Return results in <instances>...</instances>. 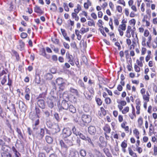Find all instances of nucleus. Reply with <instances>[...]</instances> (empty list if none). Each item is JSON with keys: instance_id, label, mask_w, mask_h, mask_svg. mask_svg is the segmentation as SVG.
<instances>
[{"instance_id": "52", "label": "nucleus", "mask_w": 157, "mask_h": 157, "mask_svg": "<svg viewBox=\"0 0 157 157\" xmlns=\"http://www.w3.org/2000/svg\"><path fill=\"white\" fill-rule=\"evenodd\" d=\"M45 140L49 144H52L53 141L52 138L48 136H46Z\"/></svg>"}, {"instance_id": "63", "label": "nucleus", "mask_w": 157, "mask_h": 157, "mask_svg": "<svg viewBox=\"0 0 157 157\" xmlns=\"http://www.w3.org/2000/svg\"><path fill=\"white\" fill-rule=\"evenodd\" d=\"M104 151L106 155L108 157H112V156L108 149H104Z\"/></svg>"}, {"instance_id": "45", "label": "nucleus", "mask_w": 157, "mask_h": 157, "mask_svg": "<svg viewBox=\"0 0 157 157\" xmlns=\"http://www.w3.org/2000/svg\"><path fill=\"white\" fill-rule=\"evenodd\" d=\"M69 92L67 91H66L64 92L63 94L62 95V97L63 99V100H68L69 98Z\"/></svg>"}, {"instance_id": "35", "label": "nucleus", "mask_w": 157, "mask_h": 157, "mask_svg": "<svg viewBox=\"0 0 157 157\" xmlns=\"http://www.w3.org/2000/svg\"><path fill=\"white\" fill-rule=\"evenodd\" d=\"M83 110L86 112H89L91 109L90 105L87 103L85 104L83 106Z\"/></svg>"}, {"instance_id": "7", "label": "nucleus", "mask_w": 157, "mask_h": 157, "mask_svg": "<svg viewBox=\"0 0 157 157\" xmlns=\"http://www.w3.org/2000/svg\"><path fill=\"white\" fill-rule=\"evenodd\" d=\"M81 118L83 122H80V125L82 127L85 126L86 124L90 123L91 121V117L89 115L83 114Z\"/></svg>"}, {"instance_id": "58", "label": "nucleus", "mask_w": 157, "mask_h": 157, "mask_svg": "<svg viewBox=\"0 0 157 157\" xmlns=\"http://www.w3.org/2000/svg\"><path fill=\"white\" fill-rule=\"evenodd\" d=\"M11 106L12 107V109H10V107H8V106H7V109H8L10 111H11L12 110H13L14 112V115H15L17 113L15 105L14 104H11Z\"/></svg>"}, {"instance_id": "43", "label": "nucleus", "mask_w": 157, "mask_h": 157, "mask_svg": "<svg viewBox=\"0 0 157 157\" xmlns=\"http://www.w3.org/2000/svg\"><path fill=\"white\" fill-rule=\"evenodd\" d=\"M43 148L47 153H49L50 151L52 150V147L48 144H46L44 145Z\"/></svg>"}, {"instance_id": "30", "label": "nucleus", "mask_w": 157, "mask_h": 157, "mask_svg": "<svg viewBox=\"0 0 157 157\" xmlns=\"http://www.w3.org/2000/svg\"><path fill=\"white\" fill-rule=\"evenodd\" d=\"M25 92V98L26 101H29L30 99V90L29 88H26Z\"/></svg>"}, {"instance_id": "3", "label": "nucleus", "mask_w": 157, "mask_h": 157, "mask_svg": "<svg viewBox=\"0 0 157 157\" xmlns=\"http://www.w3.org/2000/svg\"><path fill=\"white\" fill-rule=\"evenodd\" d=\"M82 10L81 6L79 4H77L76 8L74 10V12L71 13L72 18L76 21H78L79 19V17L78 15V13Z\"/></svg>"}, {"instance_id": "24", "label": "nucleus", "mask_w": 157, "mask_h": 157, "mask_svg": "<svg viewBox=\"0 0 157 157\" xmlns=\"http://www.w3.org/2000/svg\"><path fill=\"white\" fill-rule=\"evenodd\" d=\"M25 43L24 41L21 40H19L18 44L17 46V48L20 51H22L24 49Z\"/></svg>"}, {"instance_id": "13", "label": "nucleus", "mask_w": 157, "mask_h": 157, "mask_svg": "<svg viewBox=\"0 0 157 157\" xmlns=\"http://www.w3.org/2000/svg\"><path fill=\"white\" fill-rule=\"evenodd\" d=\"M150 17H148L147 15H145L144 16L142 19L141 21L142 23L143 24H145V26L147 28H148L151 24L150 21Z\"/></svg>"}, {"instance_id": "6", "label": "nucleus", "mask_w": 157, "mask_h": 157, "mask_svg": "<svg viewBox=\"0 0 157 157\" xmlns=\"http://www.w3.org/2000/svg\"><path fill=\"white\" fill-rule=\"evenodd\" d=\"M143 101H150V95L148 91H146V89L144 88H141L140 91Z\"/></svg>"}, {"instance_id": "46", "label": "nucleus", "mask_w": 157, "mask_h": 157, "mask_svg": "<svg viewBox=\"0 0 157 157\" xmlns=\"http://www.w3.org/2000/svg\"><path fill=\"white\" fill-rule=\"evenodd\" d=\"M91 2L89 0H87V2L84 4V7L86 10L89 9V7L91 6Z\"/></svg>"}, {"instance_id": "1", "label": "nucleus", "mask_w": 157, "mask_h": 157, "mask_svg": "<svg viewBox=\"0 0 157 157\" xmlns=\"http://www.w3.org/2000/svg\"><path fill=\"white\" fill-rule=\"evenodd\" d=\"M117 103L118 104L117 107L119 111L121 112L123 114H126L128 113L130 110L129 107L128 106H126L124 108L123 106H125L127 103L125 101L123 100H117Z\"/></svg>"}, {"instance_id": "5", "label": "nucleus", "mask_w": 157, "mask_h": 157, "mask_svg": "<svg viewBox=\"0 0 157 157\" xmlns=\"http://www.w3.org/2000/svg\"><path fill=\"white\" fill-rule=\"evenodd\" d=\"M126 31L125 33V36L128 38H130L131 35L132 36H134L136 31L135 27L128 25L127 27Z\"/></svg>"}, {"instance_id": "49", "label": "nucleus", "mask_w": 157, "mask_h": 157, "mask_svg": "<svg viewBox=\"0 0 157 157\" xmlns=\"http://www.w3.org/2000/svg\"><path fill=\"white\" fill-rule=\"evenodd\" d=\"M66 137V138H63L64 140L65 141L66 143V145L68 146V147H69L72 144V141L68 139Z\"/></svg>"}, {"instance_id": "37", "label": "nucleus", "mask_w": 157, "mask_h": 157, "mask_svg": "<svg viewBox=\"0 0 157 157\" xmlns=\"http://www.w3.org/2000/svg\"><path fill=\"white\" fill-rule=\"evenodd\" d=\"M50 10L52 12H56L57 10V7L56 4L52 2L49 6Z\"/></svg>"}, {"instance_id": "10", "label": "nucleus", "mask_w": 157, "mask_h": 157, "mask_svg": "<svg viewBox=\"0 0 157 157\" xmlns=\"http://www.w3.org/2000/svg\"><path fill=\"white\" fill-rule=\"evenodd\" d=\"M72 134L71 129L68 127L64 128L62 131V135L63 138H66L70 136Z\"/></svg>"}, {"instance_id": "62", "label": "nucleus", "mask_w": 157, "mask_h": 157, "mask_svg": "<svg viewBox=\"0 0 157 157\" xmlns=\"http://www.w3.org/2000/svg\"><path fill=\"white\" fill-rule=\"evenodd\" d=\"M104 101L105 104L107 105H109L112 102L111 99L109 97L106 98L104 99Z\"/></svg>"}, {"instance_id": "42", "label": "nucleus", "mask_w": 157, "mask_h": 157, "mask_svg": "<svg viewBox=\"0 0 157 157\" xmlns=\"http://www.w3.org/2000/svg\"><path fill=\"white\" fill-rule=\"evenodd\" d=\"M56 82L58 85L62 84H65L63 79L61 78H58L56 80Z\"/></svg>"}, {"instance_id": "8", "label": "nucleus", "mask_w": 157, "mask_h": 157, "mask_svg": "<svg viewBox=\"0 0 157 157\" xmlns=\"http://www.w3.org/2000/svg\"><path fill=\"white\" fill-rule=\"evenodd\" d=\"M103 129L104 131V134L106 140L109 139V136L108 135L109 134L111 131V128L109 125L108 124H105L103 127Z\"/></svg>"}, {"instance_id": "27", "label": "nucleus", "mask_w": 157, "mask_h": 157, "mask_svg": "<svg viewBox=\"0 0 157 157\" xmlns=\"http://www.w3.org/2000/svg\"><path fill=\"white\" fill-rule=\"evenodd\" d=\"M136 64L138 65L140 67H143V63H144V56H140L139 59L136 60Z\"/></svg>"}, {"instance_id": "41", "label": "nucleus", "mask_w": 157, "mask_h": 157, "mask_svg": "<svg viewBox=\"0 0 157 157\" xmlns=\"http://www.w3.org/2000/svg\"><path fill=\"white\" fill-rule=\"evenodd\" d=\"M51 40L53 43L55 44L59 45L60 44L59 40L56 38V36L52 37Z\"/></svg>"}, {"instance_id": "31", "label": "nucleus", "mask_w": 157, "mask_h": 157, "mask_svg": "<svg viewBox=\"0 0 157 157\" xmlns=\"http://www.w3.org/2000/svg\"><path fill=\"white\" fill-rule=\"evenodd\" d=\"M128 149L129 155L132 157H138L137 153L133 151L131 147H128Z\"/></svg>"}, {"instance_id": "36", "label": "nucleus", "mask_w": 157, "mask_h": 157, "mask_svg": "<svg viewBox=\"0 0 157 157\" xmlns=\"http://www.w3.org/2000/svg\"><path fill=\"white\" fill-rule=\"evenodd\" d=\"M9 7L8 10L10 11H13L15 10L16 6L14 5L12 2H11L8 5Z\"/></svg>"}, {"instance_id": "25", "label": "nucleus", "mask_w": 157, "mask_h": 157, "mask_svg": "<svg viewBox=\"0 0 157 157\" xmlns=\"http://www.w3.org/2000/svg\"><path fill=\"white\" fill-rule=\"evenodd\" d=\"M39 52L40 55L43 56L46 59H50V55H48L46 54L44 48H41Z\"/></svg>"}, {"instance_id": "26", "label": "nucleus", "mask_w": 157, "mask_h": 157, "mask_svg": "<svg viewBox=\"0 0 157 157\" xmlns=\"http://www.w3.org/2000/svg\"><path fill=\"white\" fill-rule=\"evenodd\" d=\"M128 146L127 141L126 140H124L123 141L121 142V147L122 151L124 153H125L126 151V148Z\"/></svg>"}, {"instance_id": "57", "label": "nucleus", "mask_w": 157, "mask_h": 157, "mask_svg": "<svg viewBox=\"0 0 157 157\" xmlns=\"http://www.w3.org/2000/svg\"><path fill=\"white\" fill-rule=\"evenodd\" d=\"M75 33L77 36V39L78 40H81L82 39V36L80 34V32L78 29H75Z\"/></svg>"}, {"instance_id": "16", "label": "nucleus", "mask_w": 157, "mask_h": 157, "mask_svg": "<svg viewBox=\"0 0 157 157\" xmlns=\"http://www.w3.org/2000/svg\"><path fill=\"white\" fill-rule=\"evenodd\" d=\"M136 114L135 113V108L133 105H132L131 113L128 114V116L131 120H135L136 118Z\"/></svg>"}, {"instance_id": "15", "label": "nucleus", "mask_w": 157, "mask_h": 157, "mask_svg": "<svg viewBox=\"0 0 157 157\" xmlns=\"http://www.w3.org/2000/svg\"><path fill=\"white\" fill-rule=\"evenodd\" d=\"M136 113L137 115H139L140 113L141 101L139 98L136 99Z\"/></svg>"}, {"instance_id": "33", "label": "nucleus", "mask_w": 157, "mask_h": 157, "mask_svg": "<svg viewBox=\"0 0 157 157\" xmlns=\"http://www.w3.org/2000/svg\"><path fill=\"white\" fill-rule=\"evenodd\" d=\"M68 104L66 100H63L61 103V108L65 110H67L68 108Z\"/></svg>"}, {"instance_id": "21", "label": "nucleus", "mask_w": 157, "mask_h": 157, "mask_svg": "<svg viewBox=\"0 0 157 157\" xmlns=\"http://www.w3.org/2000/svg\"><path fill=\"white\" fill-rule=\"evenodd\" d=\"M133 134L134 136L136 139V142H138L139 143V141H140L139 139L140 138V133L138 130L135 128L133 131Z\"/></svg>"}, {"instance_id": "14", "label": "nucleus", "mask_w": 157, "mask_h": 157, "mask_svg": "<svg viewBox=\"0 0 157 157\" xmlns=\"http://www.w3.org/2000/svg\"><path fill=\"white\" fill-rule=\"evenodd\" d=\"M56 100V97L52 96L48 99L47 104L48 106L51 109L54 107V103Z\"/></svg>"}, {"instance_id": "2", "label": "nucleus", "mask_w": 157, "mask_h": 157, "mask_svg": "<svg viewBox=\"0 0 157 157\" xmlns=\"http://www.w3.org/2000/svg\"><path fill=\"white\" fill-rule=\"evenodd\" d=\"M29 117L32 121V126L33 127V129H34L40 124L39 116L35 114L34 112H31L29 114Z\"/></svg>"}, {"instance_id": "53", "label": "nucleus", "mask_w": 157, "mask_h": 157, "mask_svg": "<svg viewBox=\"0 0 157 157\" xmlns=\"http://www.w3.org/2000/svg\"><path fill=\"white\" fill-rule=\"evenodd\" d=\"M68 109L72 113H74L76 112V109L75 107L72 105H70L68 108Z\"/></svg>"}, {"instance_id": "47", "label": "nucleus", "mask_w": 157, "mask_h": 157, "mask_svg": "<svg viewBox=\"0 0 157 157\" xmlns=\"http://www.w3.org/2000/svg\"><path fill=\"white\" fill-rule=\"evenodd\" d=\"M95 100L98 105L100 106L102 105L103 101L101 98L97 97H96L95 98Z\"/></svg>"}, {"instance_id": "29", "label": "nucleus", "mask_w": 157, "mask_h": 157, "mask_svg": "<svg viewBox=\"0 0 157 157\" xmlns=\"http://www.w3.org/2000/svg\"><path fill=\"white\" fill-rule=\"evenodd\" d=\"M11 55L12 56L15 57L17 61H19L20 59V57L19 53L16 50H11Z\"/></svg>"}, {"instance_id": "55", "label": "nucleus", "mask_w": 157, "mask_h": 157, "mask_svg": "<svg viewBox=\"0 0 157 157\" xmlns=\"http://www.w3.org/2000/svg\"><path fill=\"white\" fill-rule=\"evenodd\" d=\"M89 31V28H85L84 27H82L79 31L80 33L82 35L85 33H87Z\"/></svg>"}, {"instance_id": "28", "label": "nucleus", "mask_w": 157, "mask_h": 157, "mask_svg": "<svg viewBox=\"0 0 157 157\" xmlns=\"http://www.w3.org/2000/svg\"><path fill=\"white\" fill-rule=\"evenodd\" d=\"M88 130L89 133L92 135H94L96 131L95 127L91 125L88 127Z\"/></svg>"}, {"instance_id": "38", "label": "nucleus", "mask_w": 157, "mask_h": 157, "mask_svg": "<svg viewBox=\"0 0 157 157\" xmlns=\"http://www.w3.org/2000/svg\"><path fill=\"white\" fill-rule=\"evenodd\" d=\"M61 32L62 34L64 37V39L67 41L70 42V40L68 36H67V34L65 29H61Z\"/></svg>"}, {"instance_id": "34", "label": "nucleus", "mask_w": 157, "mask_h": 157, "mask_svg": "<svg viewBox=\"0 0 157 157\" xmlns=\"http://www.w3.org/2000/svg\"><path fill=\"white\" fill-rule=\"evenodd\" d=\"M34 12L40 14H42L44 13V11L42 10L40 7L38 6H36L34 7Z\"/></svg>"}, {"instance_id": "50", "label": "nucleus", "mask_w": 157, "mask_h": 157, "mask_svg": "<svg viewBox=\"0 0 157 157\" xmlns=\"http://www.w3.org/2000/svg\"><path fill=\"white\" fill-rule=\"evenodd\" d=\"M46 96V94L44 93L40 94L38 97L36 98L37 100L44 99H45Z\"/></svg>"}, {"instance_id": "56", "label": "nucleus", "mask_w": 157, "mask_h": 157, "mask_svg": "<svg viewBox=\"0 0 157 157\" xmlns=\"http://www.w3.org/2000/svg\"><path fill=\"white\" fill-rule=\"evenodd\" d=\"M128 23L129 25H131V26L135 27L136 24V20L135 19L132 18L129 21Z\"/></svg>"}, {"instance_id": "20", "label": "nucleus", "mask_w": 157, "mask_h": 157, "mask_svg": "<svg viewBox=\"0 0 157 157\" xmlns=\"http://www.w3.org/2000/svg\"><path fill=\"white\" fill-rule=\"evenodd\" d=\"M36 104L38 106L41 108L44 109L45 108V103L44 99L37 100Z\"/></svg>"}, {"instance_id": "54", "label": "nucleus", "mask_w": 157, "mask_h": 157, "mask_svg": "<svg viewBox=\"0 0 157 157\" xmlns=\"http://www.w3.org/2000/svg\"><path fill=\"white\" fill-rule=\"evenodd\" d=\"M19 107L21 109H25V105L24 103L21 101H19L18 102Z\"/></svg>"}, {"instance_id": "60", "label": "nucleus", "mask_w": 157, "mask_h": 157, "mask_svg": "<svg viewBox=\"0 0 157 157\" xmlns=\"http://www.w3.org/2000/svg\"><path fill=\"white\" fill-rule=\"evenodd\" d=\"M119 18L114 17L113 22L114 25L116 27H117L119 25Z\"/></svg>"}, {"instance_id": "22", "label": "nucleus", "mask_w": 157, "mask_h": 157, "mask_svg": "<svg viewBox=\"0 0 157 157\" xmlns=\"http://www.w3.org/2000/svg\"><path fill=\"white\" fill-rule=\"evenodd\" d=\"M104 30H105L106 33H109V29L106 27H104L103 26H101V27H100V28L99 29V30L100 31L102 35L105 37H106L107 35L105 33Z\"/></svg>"}, {"instance_id": "9", "label": "nucleus", "mask_w": 157, "mask_h": 157, "mask_svg": "<svg viewBox=\"0 0 157 157\" xmlns=\"http://www.w3.org/2000/svg\"><path fill=\"white\" fill-rule=\"evenodd\" d=\"M144 36L145 37H148L147 41V44L149 48H151V47L150 44L152 40V37L151 35L150 34V32L148 29H146L144 30Z\"/></svg>"}, {"instance_id": "39", "label": "nucleus", "mask_w": 157, "mask_h": 157, "mask_svg": "<svg viewBox=\"0 0 157 157\" xmlns=\"http://www.w3.org/2000/svg\"><path fill=\"white\" fill-rule=\"evenodd\" d=\"M69 93H71L76 96L79 95V93L78 90L72 87H70L69 91Z\"/></svg>"}, {"instance_id": "17", "label": "nucleus", "mask_w": 157, "mask_h": 157, "mask_svg": "<svg viewBox=\"0 0 157 157\" xmlns=\"http://www.w3.org/2000/svg\"><path fill=\"white\" fill-rule=\"evenodd\" d=\"M121 123V128L124 130L125 132L126 133H129V127L128 125H127V122L125 121H124Z\"/></svg>"}, {"instance_id": "48", "label": "nucleus", "mask_w": 157, "mask_h": 157, "mask_svg": "<svg viewBox=\"0 0 157 157\" xmlns=\"http://www.w3.org/2000/svg\"><path fill=\"white\" fill-rule=\"evenodd\" d=\"M65 141L64 140H61L59 141V144L62 148L67 149L68 147V146L66 145Z\"/></svg>"}, {"instance_id": "61", "label": "nucleus", "mask_w": 157, "mask_h": 157, "mask_svg": "<svg viewBox=\"0 0 157 157\" xmlns=\"http://www.w3.org/2000/svg\"><path fill=\"white\" fill-rule=\"evenodd\" d=\"M109 25L110 27V29L112 30H113L114 29V27L113 24V19L111 18L109 19Z\"/></svg>"}, {"instance_id": "23", "label": "nucleus", "mask_w": 157, "mask_h": 157, "mask_svg": "<svg viewBox=\"0 0 157 157\" xmlns=\"http://www.w3.org/2000/svg\"><path fill=\"white\" fill-rule=\"evenodd\" d=\"M107 114L106 111L103 107L100 108V110L98 112V116L101 117L105 116Z\"/></svg>"}, {"instance_id": "12", "label": "nucleus", "mask_w": 157, "mask_h": 157, "mask_svg": "<svg viewBox=\"0 0 157 157\" xmlns=\"http://www.w3.org/2000/svg\"><path fill=\"white\" fill-rule=\"evenodd\" d=\"M63 6L65 11L68 12L70 11V8H72L74 6V4L72 2H70L68 4L66 2L63 3Z\"/></svg>"}, {"instance_id": "59", "label": "nucleus", "mask_w": 157, "mask_h": 157, "mask_svg": "<svg viewBox=\"0 0 157 157\" xmlns=\"http://www.w3.org/2000/svg\"><path fill=\"white\" fill-rule=\"evenodd\" d=\"M124 55H125V58L126 59H130L131 60V59L130 57V56L129 55V51L128 50H126L124 51Z\"/></svg>"}, {"instance_id": "11", "label": "nucleus", "mask_w": 157, "mask_h": 157, "mask_svg": "<svg viewBox=\"0 0 157 157\" xmlns=\"http://www.w3.org/2000/svg\"><path fill=\"white\" fill-rule=\"evenodd\" d=\"M143 118L141 116H140L137 120V126L140 128H142L144 134L146 133V131L143 126Z\"/></svg>"}, {"instance_id": "44", "label": "nucleus", "mask_w": 157, "mask_h": 157, "mask_svg": "<svg viewBox=\"0 0 157 157\" xmlns=\"http://www.w3.org/2000/svg\"><path fill=\"white\" fill-rule=\"evenodd\" d=\"M44 132L45 131L44 129L41 128L40 132L39 133L36 137L42 139L44 136Z\"/></svg>"}, {"instance_id": "64", "label": "nucleus", "mask_w": 157, "mask_h": 157, "mask_svg": "<svg viewBox=\"0 0 157 157\" xmlns=\"http://www.w3.org/2000/svg\"><path fill=\"white\" fill-rule=\"evenodd\" d=\"M153 149V153L152 155L155 156L157 155V145H154Z\"/></svg>"}, {"instance_id": "40", "label": "nucleus", "mask_w": 157, "mask_h": 157, "mask_svg": "<svg viewBox=\"0 0 157 157\" xmlns=\"http://www.w3.org/2000/svg\"><path fill=\"white\" fill-rule=\"evenodd\" d=\"M140 144V141L139 143L136 142V151L139 154H141L143 152V149L140 147H139Z\"/></svg>"}, {"instance_id": "51", "label": "nucleus", "mask_w": 157, "mask_h": 157, "mask_svg": "<svg viewBox=\"0 0 157 157\" xmlns=\"http://www.w3.org/2000/svg\"><path fill=\"white\" fill-rule=\"evenodd\" d=\"M2 157H12V155L9 152H3L1 153Z\"/></svg>"}, {"instance_id": "19", "label": "nucleus", "mask_w": 157, "mask_h": 157, "mask_svg": "<svg viewBox=\"0 0 157 157\" xmlns=\"http://www.w3.org/2000/svg\"><path fill=\"white\" fill-rule=\"evenodd\" d=\"M66 58L68 59V62L70 63L72 66H74L75 65L74 58L69 52H67L66 53Z\"/></svg>"}, {"instance_id": "18", "label": "nucleus", "mask_w": 157, "mask_h": 157, "mask_svg": "<svg viewBox=\"0 0 157 157\" xmlns=\"http://www.w3.org/2000/svg\"><path fill=\"white\" fill-rule=\"evenodd\" d=\"M126 89L127 92L131 90L132 93H135L136 91V87L134 85L131 86L130 83L126 84Z\"/></svg>"}, {"instance_id": "32", "label": "nucleus", "mask_w": 157, "mask_h": 157, "mask_svg": "<svg viewBox=\"0 0 157 157\" xmlns=\"http://www.w3.org/2000/svg\"><path fill=\"white\" fill-rule=\"evenodd\" d=\"M75 95L69 93L68 100L72 103H75L76 101L77 98L75 96Z\"/></svg>"}, {"instance_id": "4", "label": "nucleus", "mask_w": 157, "mask_h": 157, "mask_svg": "<svg viewBox=\"0 0 157 157\" xmlns=\"http://www.w3.org/2000/svg\"><path fill=\"white\" fill-rule=\"evenodd\" d=\"M127 21L123 19L122 20L121 24L119 25L117 27V30L120 35L122 36L124 35V32L126 30Z\"/></svg>"}]
</instances>
